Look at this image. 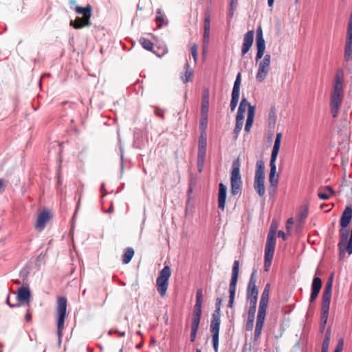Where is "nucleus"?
<instances>
[{"instance_id":"46","label":"nucleus","mask_w":352,"mask_h":352,"mask_svg":"<svg viewBox=\"0 0 352 352\" xmlns=\"http://www.w3.org/2000/svg\"><path fill=\"white\" fill-rule=\"evenodd\" d=\"M254 322V318H248L247 324H246V330L251 331L252 330Z\"/></svg>"},{"instance_id":"24","label":"nucleus","mask_w":352,"mask_h":352,"mask_svg":"<svg viewBox=\"0 0 352 352\" xmlns=\"http://www.w3.org/2000/svg\"><path fill=\"white\" fill-rule=\"evenodd\" d=\"M270 292H263L259 302L258 314L266 315Z\"/></svg>"},{"instance_id":"10","label":"nucleus","mask_w":352,"mask_h":352,"mask_svg":"<svg viewBox=\"0 0 352 352\" xmlns=\"http://www.w3.org/2000/svg\"><path fill=\"white\" fill-rule=\"evenodd\" d=\"M256 282L257 271L254 270L250 276L247 288L246 298L248 301L257 302L258 300V289L256 286Z\"/></svg>"},{"instance_id":"19","label":"nucleus","mask_w":352,"mask_h":352,"mask_svg":"<svg viewBox=\"0 0 352 352\" xmlns=\"http://www.w3.org/2000/svg\"><path fill=\"white\" fill-rule=\"evenodd\" d=\"M322 287V280L318 277H314L311 285V293L309 301L313 302L317 298Z\"/></svg>"},{"instance_id":"52","label":"nucleus","mask_w":352,"mask_h":352,"mask_svg":"<svg viewBox=\"0 0 352 352\" xmlns=\"http://www.w3.org/2000/svg\"><path fill=\"white\" fill-rule=\"evenodd\" d=\"M330 339H331V329H330V328H329L326 331L324 340H327V341H329L330 342Z\"/></svg>"},{"instance_id":"27","label":"nucleus","mask_w":352,"mask_h":352,"mask_svg":"<svg viewBox=\"0 0 352 352\" xmlns=\"http://www.w3.org/2000/svg\"><path fill=\"white\" fill-rule=\"evenodd\" d=\"M256 62L261 59L265 53V42L264 38H256Z\"/></svg>"},{"instance_id":"45","label":"nucleus","mask_w":352,"mask_h":352,"mask_svg":"<svg viewBox=\"0 0 352 352\" xmlns=\"http://www.w3.org/2000/svg\"><path fill=\"white\" fill-rule=\"evenodd\" d=\"M343 346H344V340L342 338H340L338 340V344L335 349L334 352H342L343 350Z\"/></svg>"},{"instance_id":"26","label":"nucleus","mask_w":352,"mask_h":352,"mask_svg":"<svg viewBox=\"0 0 352 352\" xmlns=\"http://www.w3.org/2000/svg\"><path fill=\"white\" fill-rule=\"evenodd\" d=\"M265 316L263 314H258L257 318H256V327L254 331V339L257 340L261 333L262 328L265 322Z\"/></svg>"},{"instance_id":"44","label":"nucleus","mask_w":352,"mask_h":352,"mask_svg":"<svg viewBox=\"0 0 352 352\" xmlns=\"http://www.w3.org/2000/svg\"><path fill=\"white\" fill-rule=\"evenodd\" d=\"M198 46L197 44H194L191 47V54L193 57L194 60L196 62L197 60L198 57Z\"/></svg>"},{"instance_id":"18","label":"nucleus","mask_w":352,"mask_h":352,"mask_svg":"<svg viewBox=\"0 0 352 352\" xmlns=\"http://www.w3.org/2000/svg\"><path fill=\"white\" fill-rule=\"evenodd\" d=\"M51 217L52 215L50 211L43 210L38 215L35 228L39 230H43Z\"/></svg>"},{"instance_id":"48","label":"nucleus","mask_w":352,"mask_h":352,"mask_svg":"<svg viewBox=\"0 0 352 352\" xmlns=\"http://www.w3.org/2000/svg\"><path fill=\"white\" fill-rule=\"evenodd\" d=\"M207 126V121L206 122L204 120V117H201V121H200V128L203 131L204 133H205V129Z\"/></svg>"},{"instance_id":"1","label":"nucleus","mask_w":352,"mask_h":352,"mask_svg":"<svg viewBox=\"0 0 352 352\" xmlns=\"http://www.w3.org/2000/svg\"><path fill=\"white\" fill-rule=\"evenodd\" d=\"M69 3L71 8L77 14L82 15V17L78 16L75 20H71L70 25L75 29H81L90 26L91 25L92 6L89 4L85 7L77 6L75 0H69Z\"/></svg>"},{"instance_id":"7","label":"nucleus","mask_w":352,"mask_h":352,"mask_svg":"<svg viewBox=\"0 0 352 352\" xmlns=\"http://www.w3.org/2000/svg\"><path fill=\"white\" fill-rule=\"evenodd\" d=\"M220 324V310L215 309L212 314V318L210 326V331L212 333V344L214 352H218Z\"/></svg>"},{"instance_id":"41","label":"nucleus","mask_w":352,"mask_h":352,"mask_svg":"<svg viewBox=\"0 0 352 352\" xmlns=\"http://www.w3.org/2000/svg\"><path fill=\"white\" fill-rule=\"evenodd\" d=\"M250 302V308L248 310V318H254L255 316L257 302L249 301Z\"/></svg>"},{"instance_id":"2","label":"nucleus","mask_w":352,"mask_h":352,"mask_svg":"<svg viewBox=\"0 0 352 352\" xmlns=\"http://www.w3.org/2000/svg\"><path fill=\"white\" fill-rule=\"evenodd\" d=\"M67 300L65 296H58L56 298V322L57 334L59 339L63 336V331L65 325V320L67 317Z\"/></svg>"},{"instance_id":"4","label":"nucleus","mask_w":352,"mask_h":352,"mask_svg":"<svg viewBox=\"0 0 352 352\" xmlns=\"http://www.w3.org/2000/svg\"><path fill=\"white\" fill-rule=\"evenodd\" d=\"M254 188L261 197H263L265 193V165L263 160H258L256 162Z\"/></svg>"},{"instance_id":"12","label":"nucleus","mask_w":352,"mask_h":352,"mask_svg":"<svg viewBox=\"0 0 352 352\" xmlns=\"http://www.w3.org/2000/svg\"><path fill=\"white\" fill-rule=\"evenodd\" d=\"M343 99V90H333L331 96V113L333 118H336L339 113Z\"/></svg>"},{"instance_id":"14","label":"nucleus","mask_w":352,"mask_h":352,"mask_svg":"<svg viewBox=\"0 0 352 352\" xmlns=\"http://www.w3.org/2000/svg\"><path fill=\"white\" fill-rule=\"evenodd\" d=\"M276 245V233L275 230H272V228L270 229L267 234L265 254L274 256V250Z\"/></svg>"},{"instance_id":"29","label":"nucleus","mask_w":352,"mask_h":352,"mask_svg":"<svg viewBox=\"0 0 352 352\" xmlns=\"http://www.w3.org/2000/svg\"><path fill=\"white\" fill-rule=\"evenodd\" d=\"M334 194V190L330 186L320 188L318 192V197L321 199L327 200Z\"/></svg>"},{"instance_id":"50","label":"nucleus","mask_w":352,"mask_h":352,"mask_svg":"<svg viewBox=\"0 0 352 352\" xmlns=\"http://www.w3.org/2000/svg\"><path fill=\"white\" fill-rule=\"evenodd\" d=\"M329 343H330L329 341L323 340L322 344V350L321 351H328Z\"/></svg>"},{"instance_id":"11","label":"nucleus","mask_w":352,"mask_h":352,"mask_svg":"<svg viewBox=\"0 0 352 352\" xmlns=\"http://www.w3.org/2000/svg\"><path fill=\"white\" fill-rule=\"evenodd\" d=\"M271 63V56L266 54L263 58L258 63V68L256 74V80L258 82H262L266 78Z\"/></svg>"},{"instance_id":"64","label":"nucleus","mask_w":352,"mask_h":352,"mask_svg":"<svg viewBox=\"0 0 352 352\" xmlns=\"http://www.w3.org/2000/svg\"><path fill=\"white\" fill-rule=\"evenodd\" d=\"M325 327L326 326H321V324H320V332H323L324 329H325Z\"/></svg>"},{"instance_id":"36","label":"nucleus","mask_w":352,"mask_h":352,"mask_svg":"<svg viewBox=\"0 0 352 352\" xmlns=\"http://www.w3.org/2000/svg\"><path fill=\"white\" fill-rule=\"evenodd\" d=\"M134 254L133 249L132 248H128L122 256V263L124 264H128L131 261Z\"/></svg>"},{"instance_id":"54","label":"nucleus","mask_w":352,"mask_h":352,"mask_svg":"<svg viewBox=\"0 0 352 352\" xmlns=\"http://www.w3.org/2000/svg\"><path fill=\"white\" fill-rule=\"evenodd\" d=\"M278 236L282 238L283 240H286L287 239L286 234L282 230L278 232Z\"/></svg>"},{"instance_id":"56","label":"nucleus","mask_w":352,"mask_h":352,"mask_svg":"<svg viewBox=\"0 0 352 352\" xmlns=\"http://www.w3.org/2000/svg\"><path fill=\"white\" fill-rule=\"evenodd\" d=\"M202 303H203V297H196L195 305L202 306Z\"/></svg>"},{"instance_id":"9","label":"nucleus","mask_w":352,"mask_h":352,"mask_svg":"<svg viewBox=\"0 0 352 352\" xmlns=\"http://www.w3.org/2000/svg\"><path fill=\"white\" fill-rule=\"evenodd\" d=\"M239 261H234L232 270V278L230 283V296L228 307L232 308L234 305V300L235 297L236 287L239 277Z\"/></svg>"},{"instance_id":"59","label":"nucleus","mask_w":352,"mask_h":352,"mask_svg":"<svg viewBox=\"0 0 352 352\" xmlns=\"http://www.w3.org/2000/svg\"><path fill=\"white\" fill-rule=\"evenodd\" d=\"M221 306V299L217 298L216 302V309L220 310Z\"/></svg>"},{"instance_id":"8","label":"nucleus","mask_w":352,"mask_h":352,"mask_svg":"<svg viewBox=\"0 0 352 352\" xmlns=\"http://www.w3.org/2000/svg\"><path fill=\"white\" fill-rule=\"evenodd\" d=\"M250 106L252 105L248 102L246 98H243L241 101L236 116V125L234 129V138L236 140L238 138L239 134L243 126L244 115L246 111V108H249Z\"/></svg>"},{"instance_id":"62","label":"nucleus","mask_w":352,"mask_h":352,"mask_svg":"<svg viewBox=\"0 0 352 352\" xmlns=\"http://www.w3.org/2000/svg\"><path fill=\"white\" fill-rule=\"evenodd\" d=\"M274 2V0H267L268 6L270 7H272Z\"/></svg>"},{"instance_id":"30","label":"nucleus","mask_w":352,"mask_h":352,"mask_svg":"<svg viewBox=\"0 0 352 352\" xmlns=\"http://www.w3.org/2000/svg\"><path fill=\"white\" fill-rule=\"evenodd\" d=\"M156 18L155 22L157 24V28H161L163 26H166L168 24V21L166 19V17L160 9H157L156 10Z\"/></svg>"},{"instance_id":"37","label":"nucleus","mask_w":352,"mask_h":352,"mask_svg":"<svg viewBox=\"0 0 352 352\" xmlns=\"http://www.w3.org/2000/svg\"><path fill=\"white\" fill-rule=\"evenodd\" d=\"M269 125L274 127L276 121V110L275 107H272L268 115Z\"/></svg>"},{"instance_id":"31","label":"nucleus","mask_w":352,"mask_h":352,"mask_svg":"<svg viewBox=\"0 0 352 352\" xmlns=\"http://www.w3.org/2000/svg\"><path fill=\"white\" fill-rule=\"evenodd\" d=\"M208 92L205 91V95L204 96L202 103H201V117H204V120L208 121Z\"/></svg>"},{"instance_id":"40","label":"nucleus","mask_w":352,"mask_h":352,"mask_svg":"<svg viewBox=\"0 0 352 352\" xmlns=\"http://www.w3.org/2000/svg\"><path fill=\"white\" fill-rule=\"evenodd\" d=\"M241 82V73H239L236 76L232 93L240 94Z\"/></svg>"},{"instance_id":"39","label":"nucleus","mask_w":352,"mask_h":352,"mask_svg":"<svg viewBox=\"0 0 352 352\" xmlns=\"http://www.w3.org/2000/svg\"><path fill=\"white\" fill-rule=\"evenodd\" d=\"M239 94H240L232 93V98L230 101V109L232 111H234L237 106Z\"/></svg>"},{"instance_id":"53","label":"nucleus","mask_w":352,"mask_h":352,"mask_svg":"<svg viewBox=\"0 0 352 352\" xmlns=\"http://www.w3.org/2000/svg\"><path fill=\"white\" fill-rule=\"evenodd\" d=\"M256 38H263V31H262V28L261 26H259L257 29V31H256Z\"/></svg>"},{"instance_id":"57","label":"nucleus","mask_w":352,"mask_h":352,"mask_svg":"<svg viewBox=\"0 0 352 352\" xmlns=\"http://www.w3.org/2000/svg\"><path fill=\"white\" fill-rule=\"evenodd\" d=\"M6 304L8 305H9L10 307H19L20 305L19 304H16V305L11 304L10 302V296L9 295L6 299Z\"/></svg>"},{"instance_id":"33","label":"nucleus","mask_w":352,"mask_h":352,"mask_svg":"<svg viewBox=\"0 0 352 352\" xmlns=\"http://www.w3.org/2000/svg\"><path fill=\"white\" fill-rule=\"evenodd\" d=\"M201 307L202 306L201 305H195L192 314V323L199 324L202 313Z\"/></svg>"},{"instance_id":"49","label":"nucleus","mask_w":352,"mask_h":352,"mask_svg":"<svg viewBox=\"0 0 352 352\" xmlns=\"http://www.w3.org/2000/svg\"><path fill=\"white\" fill-rule=\"evenodd\" d=\"M32 319V312L31 309L29 307L27 310V313L25 315V320L26 322H30Z\"/></svg>"},{"instance_id":"23","label":"nucleus","mask_w":352,"mask_h":352,"mask_svg":"<svg viewBox=\"0 0 352 352\" xmlns=\"http://www.w3.org/2000/svg\"><path fill=\"white\" fill-rule=\"evenodd\" d=\"M226 190V186L223 183H220L219 185L218 207L222 210L225 208Z\"/></svg>"},{"instance_id":"22","label":"nucleus","mask_w":352,"mask_h":352,"mask_svg":"<svg viewBox=\"0 0 352 352\" xmlns=\"http://www.w3.org/2000/svg\"><path fill=\"white\" fill-rule=\"evenodd\" d=\"M352 219V206H347L342 212L340 219V226L342 228H346Z\"/></svg>"},{"instance_id":"42","label":"nucleus","mask_w":352,"mask_h":352,"mask_svg":"<svg viewBox=\"0 0 352 352\" xmlns=\"http://www.w3.org/2000/svg\"><path fill=\"white\" fill-rule=\"evenodd\" d=\"M199 325L197 324H191V333H190V341L194 342L196 338L197 332L199 328Z\"/></svg>"},{"instance_id":"21","label":"nucleus","mask_w":352,"mask_h":352,"mask_svg":"<svg viewBox=\"0 0 352 352\" xmlns=\"http://www.w3.org/2000/svg\"><path fill=\"white\" fill-rule=\"evenodd\" d=\"M210 16L208 12L205 14L204 25V36L203 41L205 45L208 44L210 40Z\"/></svg>"},{"instance_id":"5","label":"nucleus","mask_w":352,"mask_h":352,"mask_svg":"<svg viewBox=\"0 0 352 352\" xmlns=\"http://www.w3.org/2000/svg\"><path fill=\"white\" fill-rule=\"evenodd\" d=\"M340 242L338 243V248L340 251V257L343 258L344 257L345 251L350 255L352 254V228L350 233V237L348 240L349 230L346 228H342L340 231Z\"/></svg>"},{"instance_id":"51","label":"nucleus","mask_w":352,"mask_h":352,"mask_svg":"<svg viewBox=\"0 0 352 352\" xmlns=\"http://www.w3.org/2000/svg\"><path fill=\"white\" fill-rule=\"evenodd\" d=\"M294 224V220L292 218H289L287 219L286 223V229L289 232V229L292 228V225Z\"/></svg>"},{"instance_id":"16","label":"nucleus","mask_w":352,"mask_h":352,"mask_svg":"<svg viewBox=\"0 0 352 352\" xmlns=\"http://www.w3.org/2000/svg\"><path fill=\"white\" fill-rule=\"evenodd\" d=\"M333 275L331 274L325 285V287H324V291L322 293V305H330V302H331V299L332 287H333Z\"/></svg>"},{"instance_id":"34","label":"nucleus","mask_w":352,"mask_h":352,"mask_svg":"<svg viewBox=\"0 0 352 352\" xmlns=\"http://www.w3.org/2000/svg\"><path fill=\"white\" fill-rule=\"evenodd\" d=\"M329 306L330 305H322L321 319H320L321 326H326V324H327V319H328V316H329Z\"/></svg>"},{"instance_id":"63","label":"nucleus","mask_w":352,"mask_h":352,"mask_svg":"<svg viewBox=\"0 0 352 352\" xmlns=\"http://www.w3.org/2000/svg\"><path fill=\"white\" fill-rule=\"evenodd\" d=\"M237 0H231V7L234 6V4H236Z\"/></svg>"},{"instance_id":"58","label":"nucleus","mask_w":352,"mask_h":352,"mask_svg":"<svg viewBox=\"0 0 352 352\" xmlns=\"http://www.w3.org/2000/svg\"><path fill=\"white\" fill-rule=\"evenodd\" d=\"M6 188L4 182L2 179H0V192H3Z\"/></svg>"},{"instance_id":"35","label":"nucleus","mask_w":352,"mask_h":352,"mask_svg":"<svg viewBox=\"0 0 352 352\" xmlns=\"http://www.w3.org/2000/svg\"><path fill=\"white\" fill-rule=\"evenodd\" d=\"M184 69H185V73H184V76L182 77V79L184 83H186V82L192 80V78L193 76V71L190 68L188 63L185 64Z\"/></svg>"},{"instance_id":"43","label":"nucleus","mask_w":352,"mask_h":352,"mask_svg":"<svg viewBox=\"0 0 352 352\" xmlns=\"http://www.w3.org/2000/svg\"><path fill=\"white\" fill-rule=\"evenodd\" d=\"M273 256L272 255H265V262H264V267L265 270L267 272L269 270L270 266L271 265L272 261L273 259Z\"/></svg>"},{"instance_id":"15","label":"nucleus","mask_w":352,"mask_h":352,"mask_svg":"<svg viewBox=\"0 0 352 352\" xmlns=\"http://www.w3.org/2000/svg\"><path fill=\"white\" fill-rule=\"evenodd\" d=\"M31 293L28 287H20L17 290L16 299L20 304L30 307Z\"/></svg>"},{"instance_id":"55","label":"nucleus","mask_w":352,"mask_h":352,"mask_svg":"<svg viewBox=\"0 0 352 352\" xmlns=\"http://www.w3.org/2000/svg\"><path fill=\"white\" fill-rule=\"evenodd\" d=\"M155 115H156L157 116H159V117H160V118H164V114H163V112H162L161 110H160L159 109H156L155 110Z\"/></svg>"},{"instance_id":"28","label":"nucleus","mask_w":352,"mask_h":352,"mask_svg":"<svg viewBox=\"0 0 352 352\" xmlns=\"http://www.w3.org/2000/svg\"><path fill=\"white\" fill-rule=\"evenodd\" d=\"M281 139H282V133H277L274 144L272 148V155H271V159L272 160H276L277 156L278 155V152L280 147V143H281Z\"/></svg>"},{"instance_id":"38","label":"nucleus","mask_w":352,"mask_h":352,"mask_svg":"<svg viewBox=\"0 0 352 352\" xmlns=\"http://www.w3.org/2000/svg\"><path fill=\"white\" fill-rule=\"evenodd\" d=\"M139 41L145 50L152 51L153 48V43L151 41L145 38H141Z\"/></svg>"},{"instance_id":"13","label":"nucleus","mask_w":352,"mask_h":352,"mask_svg":"<svg viewBox=\"0 0 352 352\" xmlns=\"http://www.w3.org/2000/svg\"><path fill=\"white\" fill-rule=\"evenodd\" d=\"M206 133H201L199 140V152L197 155V168L198 171L201 172L204 164V157L206 154Z\"/></svg>"},{"instance_id":"6","label":"nucleus","mask_w":352,"mask_h":352,"mask_svg":"<svg viewBox=\"0 0 352 352\" xmlns=\"http://www.w3.org/2000/svg\"><path fill=\"white\" fill-rule=\"evenodd\" d=\"M171 276V270L168 265H166L160 272L156 280L157 290L160 296L164 297L168 287V280Z\"/></svg>"},{"instance_id":"47","label":"nucleus","mask_w":352,"mask_h":352,"mask_svg":"<svg viewBox=\"0 0 352 352\" xmlns=\"http://www.w3.org/2000/svg\"><path fill=\"white\" fill-rule=\"evenodd\" d=\"M100 192L101 199L103 200L104 197L108 194V191L105 188L104 184H102L101 187H100Z\"/></svg>"},{"instance_id":"25","label":"nucleus","mask_w":352,"mask_h":352,"mask_svg":"<svg viewBox=\"0 0 352 352\" xmlns=\"http://www.w3.org/2000/svg\"><path fill=\"white\" fill-rule=\"evenodd\" d=\"M254 115L255 107L250 106L249 109H248V118L245 126V131H246L247 133H250L251 127L252 126Z\"/></svg>"},{"instance_id":"20","label":"nucleus","mask_w":352,"mask_h":352,"mask_svg":"<svg viewBox=\"0 0 352 352\" xmlns=\"http://www.w3.org/2000/svg\"><path fill=\"white\" fill-rule=\"evenodd\" d=\"M270 171L269 175V182L271 186L276 187L278 183V175H276V160H270Z\"/></svg>"},{"instance_id":"60","label":"nucleus","mask_w":352,"mask_h":352,"mask_svg":"<svg viewBox=\"0 0 352 352\" xmlns=\"http://www.w3.org/2000/svg\"><path fill=\"white\" fill-rule=\"evenodd\" d=\"M196 297H203V292L201 289H198L197 290Z\"/></svg>"},{"instance_id":"32","label":"nucleus","mask_w":352,"mask_h":352,"mask_svg":"<svg viewBox=\"0 0 352 352\" xmlns=\"http://www.w3.org/2000/svg\"><path fill=\"white\" fill-rule=\"evenodd\" d=\"M342 80L343 72L342 70H338L335 78V83L333 86L334 90H343Z\"/></svg>"},{"instance_id":"17","label":"nucleus","mask_w":352,"mask_h":352,"mask_svg":"<svg viewBox=\"0 0 352 352\" xmlns=\"http://www.w3.org/2000/svg\"><path fill=\"white\" fill-rule=\"evenodd\" d=\"M254 32L249 30L243 36V43L241 48V55L244 56L250 50L254 41Z\"/></svg>"},{"instance_id":"61","label":"nucleus","mask_w":352,"mask_h":352,"mask_svg":"<svg viewBox=\"0 0 352 352\" xmlns=\"http://www.w3.org/2000/svg\"><path fill=\"white\" fill-rule=\"evenodd\" d=\"M270 283H267V284H266L263 292H270Z\"/></svg>"},{"instance_id":"3","label":"nucleus","mask_w":352,"mask_h":352,"mask_svg":"<svg viewBox=\"0 0 352 352\" xmlns=\"http://www.w3.org/2000/svg\"><path fill=\"white\" fill-rule=\"evenodd\" d=\"M241 160L238 157L232 164V170L230 175L231 192L232 195H237L242 186V179L240 175Z\"/></svg>"}]
</instances>
